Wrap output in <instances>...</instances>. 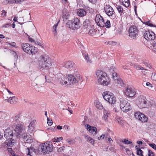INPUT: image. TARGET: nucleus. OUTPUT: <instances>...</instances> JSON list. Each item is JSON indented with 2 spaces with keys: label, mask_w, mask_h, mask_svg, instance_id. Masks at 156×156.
Returning a JSON list of instances; mask_svg holds the SVG:
<instances>
[{
  "label": "nucleus",
  "mask_w": 156,
  "mask_h": 156,
  "mask_svg": "<svg viewBox=\"0 0 156 156\" xmlns=\"http://www.w3.org/2000/svg\"><path fill=\"white\" fill-rule=\"evenodd\" d=\"M14 132L17 139L21 138L25 142L24 146L27 144H31L33 140L30 134L26 133L25 126L22 124H17L16 126Z\"/></svg>",
  "instance_id": "1"
},
{
  "label": "nucleus",
  "mask_w": 156,
  "mask_h": 156,
  "mask_svg": "<svg viewBox=\"0 0 156 156\" xmlns=\"http://www.w3.org/2000/svg\"><path fill=\"white\" fill-rule=\"evenodd\" d=\"M53 147L51 144H50L47 143H43L41 145H40L37 150L33 147H30L27 148L28 153L27 154V156H34L37 152L42 153L44 154H48L52 151Z\"/></svg>",
  "instance_id": "2"
},
{
  "label": "nucleus",
  "mask_w": 156,
  "mask_h": 156,
  "mask_svg": "<svg viewBox=\"0 0 156 156\" xmlns=\"http://www.w3.org/2000/svg\"><path fill=\"white\" fill-rule=\"evenodd\" d=\"M4 133V137L8 140L5 142V145L7 147H12L16 143L17 139L15 132H13L12 130L9 128L5 129Z\"/></svg>",
  "instance_id": "3"
},
{
  "label": "nucleus",
  "mask_w": 156,
  "mask_h": 156,
  "mask_svg": "<svg viewBox=\"0 0 156 156\" xmlns=\"http://www.w3.org/2000/svg\"><path fill=\"white\" fill-rule=\"evenodd\" d=\"M38 62L40 69L48 70L51 66V59L49 57L46 55L40 56L38 59Z\"/></svg>",
  "instance_id": "4"
},
{
  "label": "nucleus",
  "mask_w": 156,
  "mask_h": 156,
  "mask_svg": "<svg viewBox=\"0 0 156 156\" xmlns=\"http://www.w3.org/2000/svg\"><path fill=\"white\" fill-rule=\"evenodd\" d=\"M98 82L102 85L107 86L110 83V79L107 76V74L101 70H98L96 72Z\"/></svg>",
  "instance_id": "5"
},
{
  "label": "nucleus",
  "mask_w": 156,
  "mask_h": 156,
  "mask_svg": "<svg viewBox=\"0 0 156 156\" xmlns=\"http://www.w3.org/2000/svg\"><path fill=\"white\" fill-rule=\"evenodd\" d=\"M69 84L70 85H75L80 84L83 81L82 77L78 73L74 74L73 75H67Z\"/></svg>",
  "instance_id": "6"
},
{
  "label": "nucleus",
  "mask_w": 156,
  "mask_h": 156,
  "mask_svg": "<svg viewBox=\"0 0 156 156\" xmlns=\"http://www.w3.org/2000/svg\"><path fill=\"white\" fill-rule=\"evenodd\" d=\"M66 26L73 30H77L81 27L80 20L75 18L72 20H69L66 24Z\"/></svg>",
  "instance_id": "7"
},
{
  "label": "nucleus",
  "mask_w": 156,
  "mask_h": 156,
  "mask_svg": "<svg viewBox=\"0 0 156 156\" xmlns=\"http://www.w3.org/2000/svg\"><path fill=\"white\" fill-rule=\"evenodd\" d=\"M103 98L109 103L114 104L116 102V98L112 93L108 91L104 92L102 94Z\"/></svg>",
  "instance_id": "8"
},
{
  "label": "nucleus",
  "mask_w": 156,
  "mask_h": 156,
  "mask_svg": "<svg viewBox=\"0 0 156 156\" xmlns=\"http://www.w3.org/2000/svg\"><path fill=\"white\" fill-rule=\"evenodd\" d=\"M21 46L24 51L30 55L34 54L37 51V49L35 47L30 46L28 43L22 44Z\"/></svg>",
  "instance_id": "9"
},
{
  "label": "nucleus",
  "mask_w": 156,
  "mask_h": 156,
  "mask_svg": "<svg viewBox=\"0 0 156 156\" xmlns=\"http://www.w3.org/2000/svg\"><path fill=\"white\" fill-rule=\"evenodd\" d=\"M120 106L121 110L123 112H128L131 109L130 104L127 100L123 99L120 101Z\"/></svg>",
  "instance_id": "10"
},
{
  "label": "nucleus",
  "mask_w": 156,
  "mask_h": 156,
  "mask_svg": "<svg viewBox=\"0 0 156 156\" xmlns=\"http://www.w3.org/2000/svg\"><path fill=\"white\" fill-rule=\"evenodd\" d=\"M143 33L144 37L148 41L154 40L155 38V34L152 31L144 30L143 31Z\"/></svg>",
  "instance_id": "11"
},
{
  "label": "nucleus",
  "mask_w": 156,
  "mask_h": 156,
  "mask_svg": "<svg viewBox=\"0 0 156 156\" xmlns=\"http://www.w3.org/2000/svg\"><path fill=\"white\" fill-rule=\"evenodd\" d=\"M129 35L131 38L134 39L138 35L139 30L137 27L134 25L131 26L129 30Z\"/></svg>",
  "instance_id": "12"
},
{
  "label": "nucleus",
  "mask_w": 156,
  "mask_h": 156,
  "mask_svg": "<svg viewBox=\"0 0 156 156\" xmlns=\"http://www.w3.org/2000/svg\"><path fill=\"white\" fill-rule=\"evenodd\" d=\"M95 21L98 26L101 27H104L105 22L103 18L100 14L96 15L95 18Z\"/></svg>",
  "instance_id": "13"
},
{
  "label": "nucleus",
  "mask_w": 156,
  "mask_h": 156,
  "mask_svg": "<svg viewBox=\"0 0 156 156\" xmlns=\"http://www.w3.org/2000/svg\"><path fill=\"white\" fill-rule=\"evenodd\" d=\"M104 10L105 13L109 16H112L115 12L112 8L108 4L105 5Z\"/></svg>",
  "instance_id": "14"
},
{
  "label": "nucleus",
  "mask_w": 156,
  "mask_h": 156,
  "mask_svg": "<svg viewBox=\"0 0 156 156\" xmlns=\"http://www.w3.org/2000/svg\"><path fill=\"white\" fill-rule=\"evenodd\" d=\"M125 93L127 96L133 97L135 95L136 91L135 89L133 87L129 86L127 87Z\"/></svg>",
  "instance_id": "15"
},
{
  "label": "nucleus",
  "mask_w": 156,
  "mask_h": 156,
  "mask_svg": "<svg viewBox=\"0 0 156 156\" xmlns=\"http://www.w3.org/2000/svg\"><path fill=\"white\" fill-rule=\"evenodd\" d=\"M139 104L142 108H145L147 106V100L144 96H140L138 100Z\"/></svg>",
  "instance_id": "16"
},
{
  "label": "nucleus",
  "mask_w": 156,
  "mask_h": 156,
  "mask_svg": "<svg viewBox=\"0 0 156 156\" xmlns=\"http://www.w3.org/2000/svg\"><path fill=\"white\" fill-rule=\"evenodd\" d=\"M85 32L88 33L89 35L91 36H95L98 32V30L97 29L94 28L93 26H92L89 29L85 31Z\"/></svg>",
  "instance_id": "17"
},
{
  "label": "nucleus",
  "mask_w": 156,
  "mask_h": 156,
  "mask_svg": "<svg viewBox=\"0 0 156 156\" xmlns=\"http://www.w3.org/2000/svg\"><path fill=\"white\" fill-rule=\"evenodd\" d=\"M85 127L89 132L94 134H96L97 131L96 128L94 126H92L89 124H86L85 125Z\"/></svg>",
  "instance_id": "18"
},
{
  "label": "nucleus",
  "mask_w": 156,
  "mask_h": 156,
  "mask_svg": "<svg viewBox=\"0 0 156 156\" xmlns=\"http://www.w3.org/2000/svg\"><path fill=\"white\" fill-rule=\"evenodd\" d=\"M90 25V20L88 19L86 20L84 22L83 24V28L85 31L92 27Z\"/></svg>",
  "instance_id": "19"
},
{
  "label": "nucleus",
  "mask_w": 156,
  "mask_h": 156,
  "mask_svg": "<svg viewBox=\"0 0 156 156\" xmlns=\"http://www.w3.org/2000/svg\"><path fill=\"white\" fill-rule=\"evenodd\" d=\"M8 97H6L5 100L6 101L8 102L10 104L13 105L16 103L17 101V98L15 96H11L8 99Z\"/></svg>",
  "instance_id": "20"
},
{
  "label": "nucleus",
  "mask_w": 156,
  "mask_h": 156,
  "mask_svg": "<svg viewBox=\"0 0 156 156\" xmlns=\"http://www.w3.org/2000/svg\"><path fill=\"white\" fill-rule=\"evenodd\" d=\"M77 13L80 17H83L86 15V10L83 9H79L77 10Z\"/></svg>",
  "instance_id": "21"
},
{
  "label": "nucleus",
  "mask_w": 156,
  "mask_h": 156,
  "mask_svg": "<svg viewBox=\"0 0 156 156\" xmlns=\"http://www.w3.org/2000/svg\"><path fill=\"white\" fill-rule=\"evenodd\" d=\"M62 16L65 19H68L69 16V13L68 10L66 8L64 9L62 11Z\"/></svg>",
  "instance_id": "22"
},
{
  "label": "nucleus",
  "mask_w": 156,
  "mask_h": 156,
  "mask_svg": "<svg viewBox=\"0 0 156 156\" xmlns=\"http://www.w3.org/2000/svg\"><path fill=\"white\" fill-rule=\"evenodd\" d=\"M74 65V63L71 61H69L65 63L64 66L66 68L70 69L73 68Z\"/></svg>",
  "instance_id": "23"
},
{
  "label": "nucleus",
  "mask_w": 156,
  "mask_h": 156,
  "mask_svg": "<svg viewBox=\"0 0 156 156\" xmlns=\"http://www.w3.org/2000/svg\"><path fill=\"white\" fill-rule=\"evenodd\" d=\"M21 113H19L14 117V120L17 123L20 122L21 120Z\"/></svg>",
  "instance_id": "24"
},
{
  "label": "nucleus",
  "mask_w": 156,
  "mask_h": 156,
  "mask_svg": "<svg viewBox=\"0 0 156 156\" xmlns=\"http://www.w3.org/2000/svg\"><path fill=\"white\" fill-rule=\"evenodd\" d=\"M67 80H68L66 76L65 77L63 78L61 80L60 83L63 85H68L69 83L67 82Z\"/></svg>",
  "instance_id": "25"
},
{
  "label": "nucleus",
  "mask_w": 156,
  "mask_h": 156,
  "mask_svg": "<svg viewBox=\"0 0 156 156\" xmlns=\"http://www.w3.org/2000/svg\"><path fill=\"white\" fill-rule=\"evenodd\" d=\"M94 104L96 107L98 109H101L103 108L101 104L98 101H96L94 102Z\"/></svg>",
  "instance_id": "26"
},
{
  "label": "nucleus",
  "mask_w": 156,
  "mask_h": 156,
  "mask_svg": "<svg viewBox=\"0 0 156 156\" xmlns=\"http://www.w3.org/2000/svg\"><path fill=\"white\" fill-rule=\"evenodd\" d=\"M122 5L126 7H129L130 5L129 0H122Z\"/></svg>",
  "instance_id": "27"
},
{
  "label": "nucleus",
  "mask_w": 156,
  "mask_h": 156,
  "mask_svg": "<svg viewBox=\"0 0 156 156\" xmlns=\"http://www.w3.org/2000/svg\"><path fill=\"white\" fill-rule=\"evenodd\" d=\"M85 138L87 140L93 145L94 144V139L91 138L88 136H85Z\"/></svg>",
  "instance_id": "28"
},
{
  "label": "nucleus",
  "mask_w": 156,
  "mask_h": 156,
  "mask_svg": "<svg viewBox=\"0 0 156 156\" xmlns=\"http://www.w3.org/2000/svg\"><path fill=\"white\" fill-rule=\"evenodd\" d=\"M116 83L118 85V86L119 87H122L124 83L123 82V81L120 78H117L116 79Z\"/></svg>",
  "instance_id": "29"
},
{
  "label": "nucleus",
  "mask_w": 156,
  "mask_h": 156,
  "mask_svg": "<svg viewBox=\"0 0 156 156\" xmlns=\"http://www.w3.org/2000/svg\"><path fill=\"white\" fill-rule=\"evenodd\" d=\"M116 8L119 12L120 14L124 13V10L121 6L118 5L117 6Z\"/></svg>",
  "instance_id": "30"
},
{
  "label": "nucleus",
  "mask_w": 156,
  "mask_h": 156,
  "mask_svg": "<svg viewBox=\"0 0 156 156\" xmlns=\"http://www.w3.org/2000/svg\"><path fill=\"white\" fill-rule=\"evenodd\" d=\"M137 154L139 156H143V151L138 147L136 148Z\"/></svg>",
  "instance_id": "31"
},
{
  "label": "nucleus",
  "mask_w": 156,
  "mask_h": 156,
  "mask_svg": "<svg viewBox=\"0 0 156 156\" xmlns=\"http://www.w3.org/2000/svg\"><path fill=\"white\" fill-rule=\"evenodd\" d=\"M67 143L70 145L73 144L75 143V140L73 139H67L66 140Z\"/></svg>",
  "instance_id": "32"
},
{
  "label": "nucleus",
  "mask_w": 156,
  "mask_h": 156,
  "mask_svg": "<svg viewBox=\"0 0 156 156\" xmlns=\"http://www.w3.org/2000/svg\"><path fill=\"white\" fill-rule=\"evenodd\" d=\"M144 24L148 26L156 27V25L153 24L151 22L150 20L147 22H144Z\"/></svg>",
  "instance_id": "33"
},
{
  "label": "nucleus",
  "mask_w": 156,
  "mask_h": 156,
  "mask_svg": "<svg viewBox=\"0 0 156 156\" xmlns=\"http://www.w3.org/2000/svg\"><path fill=\"white\" fill-rule=\"evenodd\" d=\"M85 58L87 62L89 64H90L91 63V61L87 53L85 54L84 55Z\"/></svg>",
  "instance_id": "34"
},
{
  "label": "nucleus",
  "mask_w": 156,
  "mask_h": 156,
  "mask_svg": "<svg viewBox=\"0 0 156 156\" xmlns=\"http://www.w3.org/2000/svg\"><path fill=\"white\" fill-rule=\"evenodd\" d=\"M116 122L121 126H123L124 122L121 118L117 119L116 120Z\"/></svg>",
  "instance_id": "35"
},
{
  "label": "nucleus",
  "mask_w": 156,
  "mask_h": 156,
  "mask_svg": "<svg viewBox=\"0 0 156 156\" xmlns=\"http://www.w3.org/2000/svg\"><path fill=\"white\" fill-rule=\"evenodd\" d=\"M105 27L107 28H109L111 27V23L109 20H107L106 22L105 23Z\"/></svg>",
  "instance_id": "36"
},
{
  "label": "nucleus",
  "mask_w": 156,
  "mask_h": 156,
  "mask_svg": "<svg viewBox=\"0 0 156 156\" xmlns=\"http://www.w3.org/2000/svg\"><path fill=\"white\" fill-rule=\"evenodd\" d=\"M59 22L58 21L56 24H55L53 27V31L54 32V34L55 35L56 34V28L58 26V23H59Z\"/></svg>",
  "instance_id": "37"
},
{
  "label": "nucleus",
  "mask_w": 156,
  "mask_h": 156,
  "mask_svg": "<svg viewBox=\"0 0 156 156\" xmlns=\"http://www.w3.org/2000/svg\"><path fill=\"white\" fill-rule=\"evenodd\" d=\"M135 68L138 70H147L146 69H144L143 67L140 66L136 65L135 66Z\"/></svg>",
  "instance_id": "38"
},
{
  "label": "nucleus",
  "mask_w": 156,
  "mask_h": 156,
  "mask_svg": "<svg viewBox=\"0 0 156 156\" xmlns=\"http://www.w3.org/2000/svg\"><path fill=\"white\" fill-rule=\"evenodd\" d=\"M63 139V138L62 137H60L58 138H54L52 140V141L53 142H59L61 140H62Z\"/></svg>",
  "instance_id": "39"
},
{
  "label": "nucleus",
  "mask_w": 156,
  "mask_h": 156,
  "mask_svg": "<svg viewBox=\"0 0 156 156\" xmlns=\"http://www.w3.org/2000/svg\"><path fill=\"white\" fill-rule=\"evenodd\" d=\"M122 142L126 144H131L132 143V142L128 141V140L126 139H123L122 141Z\"/></svg>",
  "instance_id": "40"
},
{
  "label": "nucleus",
  "mask_w": 156,
  "mask_h": 156,
  "mask_svg": "<svg viewBox=\"0 0 156 156\" xmlns=\"http://www.w3.org/2000/svg\"><path fill=\"white\" fill-rule=\"evenodd\" d=\"M142 63L144 64L145 65L147 66L149 69H150L151 68V66L149 64L147 61H143Z\"/></svg>",
  "instance_id": "41"
},
{
  "label": "nucleus",
  "mask_w": 156,
  "mask_h": 156,
  "mask_svg": "<svg viewBox=\"0 0 156 156\" xmlns=\"http://www.w3.org/2000/svg\"><path fill=\"white\" fill-rule=\"evenodd\" d=\"M151 78L153 80L156 81V73H153L151 75Z\"/></svg>",
  "instance_id": "42"
},
{
  "label": "nucleus",
  "mask_w": 156,
  "mask_h": 156,
  "mask_svg": "<svg viewBox=\"0 0 156 156\" xmlns=\"http://www.w3.org/2000/svg\"><path fill=\"white\" fill-rule=\"evenodd\" d=\"M112 76L113 79L114 80H116V79H117V78H118L117 76V73L115 72L112 73Z\"/></svg>",
  "instance_id": "43"
},
{
  "label": "nucleus",
  "mask_w": 156,
  "mask_h": 156,
  "mask_svg": "<svg viewBox=\"0 0 156 156\" xmlns=\"http://www.w3.org/2000/svg\"><path fill=\"white\" fill-rule=\"evenodd\" d=\"M152 45L153 46V48H152V50L154 52L156 53V42H153Z\"/></svg>",
  "instance_id": "44"
},
{
  "label": "nucleus",
  "mask_w": 156,
  "mask_h": 156,
  "mask_svg": "<svg viewBox=\"0 0 156 156\" xmlns=\"http://www.w3.org/2000/svg\"><path fill=\"white\" fill-rule=\"evenodd\" d=\"M47 122L49 126H51L52 125L53 122L52 120H50L49 118L47 117Z\"/></svg>",
  "instance_id": "45"
},
{
  "label": "nucleus",
  "mask_w": 156,
  "mask_h": 156,
  "mask_svg": "<svg viewBox=\"0 0 156 156\" xmlns=\"http://www.w3.org/2000/svg\"><path fill=\"white\" fill-rule=\"evenodd\" d=\"M109 114L108 113H106L105 114L103 117V119H104L105 121L107 120L108 117V115Z\"/></svg>",
  "instance_id": "46"
},
{
  "label": "nucleus",
  "mask_w": 156,
  "mask_h": 156,
  "mask_svg": "<svg viewBox=\"0 0 156 156\" xmlns=\"http://www.w3.org/2000/svg\"><path fill=\"white\" fill-rule=\"evenodd\" d=\"M7 150L12 155H15L14 152L13 151L11 148H7Z\"/></svg>",
  "instance_id": "47"
},
{
  "label": "nucleus",
  "mask_w": 156,
  "mask_h": 156,
  "mask_svg": "<svg viewBox=\"0 0 156 156\" xmlns=\"http://www.w3.org/2000/svg\"><path fill=\"white\" fill-rule=\"evenodd\" d=\"M11 23H8L3 25L2 26V27H5V28H9V27L11 26Z\"/></svg>",
  "instance_id": "48"
},
{
  "label": "nucleus",
  "mask_w": 156,
  "mask_h": 156,
  "mask_svg": "<svg viewBox=\"0 0 156 156\" xmlns=\"http://www.w3.org/2000/svg\"><path fill=\"white\" fill-rule=\"evenodd\" d=\"M149 145L154 149L156 150V145L154 144H150Z\"/></svg>",
  "instance_id": "49"
},
{
  "label": "nucleus",
  "mask_w": 156,
  "mask_h": 156,
  "mask_svg": "<svg viewBox=\"0 0 156 156\" xmlns=\"http://www.w3.org/2000/svg\"><path fill=\"white\" fill-rule=\"evenodd\" d=\"M146 85L148 87V88L151 89L153 87L152 84L149 82H147L146 83Z\"/></svg>",
  "instance_id": "50"
},
{
  "label": "nucleus",
  "mask_w": 156,
  "mask_h": 156,
  "mask_svg": "<svg viewBox=\"0 0 156 156\" xmlns=\"http://www.w3.org/2000/svg\"><path fill=\"white\" fill-rule=\"evenodd\" d=\"M142 118H143V119H142V120L141 121H142V122H147L148 120L146 116L145 115H144V117Z\"/></svg>",
  "instance_id": "51"
},
{
  "label": "nucleus",
  "mask_w": 156,
  "mask_h": 156,
  "mask_svg": "<svg viewBox=\"0 0 156 156\" xmlns=\"http://www.w3.org/2000/svg\"><path fill=\"white\" fill-rule=\"evenodd\" d=\"M65 147H64L63 146V147H61L59 148L58 149V152H62V151H63L65 149Z\"/></svg>",
  "instance_id": "52"
},
{
  "label": "nucleus",
  "mask_w": 156,
  "mask_h": 156,
  "mask_svg": "<svg viewBox=\"0 0 156 156\" xmlns=\"http://www.w3.org/2000/svg\"><path fill=\"white\" fill-rule=\"evenodd\" d=\"M9 45L12 47H15L16 45V43L15 42H11V43H7Z\"/></svg>",
  "instance_id": "53"
},
{
  "label": "nucleus",
  "mask_w": 156,
  "mask_h": 156,
  "mask_svg": "<svg viewBox=\"0 0 156 156\" xmlns=\"http://www.w3.org/2000/svg\"><path fill=\"white\" fill-rule=\"evenodd\" d=\"M148 152V156H154V154L153 152L151 151L150 150H149Z\"/></svg>",
  "instance_id": "54"
},
{
  "label": "nucleus",
  "mask_w": 156,
  "mask_h": 156,
  "mask_svg": "<svg viewBox=\"0 0 156 156\" xmlns=\"http://www.w3.org/2000/svg\"><path fill=\"white\" fill-rule=\"evenodd\" d=\"M138 114L140 115V112H136L134 114L135 117L136 118V119H137V118H138Z\"/></svg>",
  "instance_id": "55"
},
{
  "label": "nucleus",
  "mask_w": 156,
  "mask_h": 156,
  "mask_svg": "<svg viewBox=\"0 0 156 156\" xmlns=\"http://www.w3.org/2000/svg\"><path fill=\"white\" fill-rule=\"evenodd\" d=\"M34 43L35 44H37L41 47H43L42 46V44L40 42H39L38 41H35V42H34Z\"/></svg>",
  "instance_id": "56"
},
{
  "label": "nucleus",
  "mask_w": 156,
  "mask_h": 156,
  "mask_svg": "<svg viewBox=\"0 0 156 156\" xmlns=\"http://www.w3.org/2000/svg\"><path fill=\"white\" fill-rule=\"evenodd\" d=\"M105 135L104 134H102L100 137H98V140H100V139H103L105 137Z\"/></svg>",
  "instance_id": "57"
},
{
  "label": "nucleus",
  "mask_w": 156,
  "mask_h": 156,
  "mask_svg": "<svg viewBox=\"0 0 156 156\" xmlns=\"http://www.w3.org/2000/svg\"><path fill=\"white\" fill-rule=\"evenodd\" d=\"M90 2L93 4H94L96 2L97 0H88Z\"/></svg>",
  "instance_id": "58"
},
{
  "label": "nucleus",
  "mask_w": 156,
  "mask_h": 156,
  "mask_svg": "<svg viewBox=\"0 0 156 156\" xmlns=\"http://www.w3.org/2000/svg\"><path fill=\"white\" fill-rule=\"evenodd\" d=\"M28 39L29 41L31 42H34H34H35V41H34V40L31 38L29 37Z\"/></svg>",
  "instance_id": "59"
},
{
  "label": "nucleus",
  "mask_w": 156,
  "mask_h": 156,
  "mask_svg": "<svg viewBox=\"0 0 156 156\" xmlns=\"http://www.w3.org/2000/svg\"><path fill=\"white\" fill-rule=\"evenodd\" d=\"M1 15H3L4 16H6L5 11V10H2V14Z\"/></svg>",
  "instance_id": "60"
},
{
  "label": "nucleus",
  "mask_w": 156,
  "mask_h": 156,
  "mask_svg": "<svg viewBox=\"0 0 156 156\" xmlns=\"http://www.w3.org/2000/svg\"><path fill=\"white\" fill-rule=\"evenodd\" d=\"M136 143L139 145H142L143 144L142 142L140 141H137Z\"/></svg>",
  "instance_id": "61"
},
{
  "label": "nucleus",
  "mask_w": 156,
  "mask_h": 156,
  "mask_svg": "<svg viewBox=\"0 0 156 156\" xmlns=\"http://www.w3.org/2000/svg\"><path fill=\"white\" fill-rule=\"evenodd\" d=\"M11 52H12V54L14 56H15L16 55V53L15 51H11Z\"/></svg>",
  "instance_id": "62"
},
{
  "label": "nucleus",
  "mask_w": 156,
  "mask_h": 156,
  "mask_svg": "<svg viewBox=\"0 0 156 156\" xmlns=\"http://www.w3.org/2000/svg\"><path fill=\"white\" fill-rule=\"evenodd\" d=\"M6 90L9 94L11 95L13 94L12 92H11L8 88H6Z\"/></svg>",
  "instance_id": "63"
},
{
  "label": "nucleus",
  "mask_w": 156,
  "mask_h": 156,
  "mask_svg": "<svg viewBox=\"0 0 156 156\" xmlns=\"http://www.w3.org/2000/svg\"><path fill=\"white\" fill-rule=\"evenodd\" d=\"M62 129V127L61 126L58 125L57 126V129H58L61 130Z\"/></svg>",
  "instance_id": "64"
}]
</instances>
